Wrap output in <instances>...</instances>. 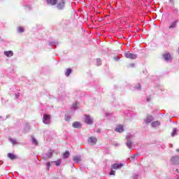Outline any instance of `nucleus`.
Returning <instances> with one entry per match:
<instances>
[{"label": "nucleus", "instance_id": "obj_28", "mask_svg": "<svg viewBox=\"0 0 179 179\" xmlns=\"http://www.w3.org/2000/svg\"><path fill=\"white\" fill-rule=\"evenodd\" d=\"M9 141L11 142V143H13V145H16V143H17L16 139L9 138Z\"/></svg>", "mask_w": 179, "mask_h": 179}, {"label": "nucleus", "instance_id": "obj_43", "mask_svg": "<svg viewBox=\"0 0 179 179\" xmlns=\"http://www.w3.org/2000/svg\"><path fill=\"white\" fill-rule=\"evenodd\" d=\"M170 148H173V144H171V145H170Z\"/></svg>", "mask_w": 179, "mask_h": 179}, {"label": "nucleus", "instance_id": "obj_18", "mask_svg": "<svg viewBox=\"0 0 179 179\" xmlns=\"http://www.w3.org/2000/svg\"><path fill=\"white\" fill-rule=\"evenodd\" d=\"M163 57L166 61H170V59H171V55H170V53H166L164 55Z\"/></svg>", "mask_w": 179, "mask_h": 179}, {"label": "nucleus", "instance_id": "obj_2", "mask_svg": "<svg viewBox=\"0 0 179 179\" xmlns=\"http://www.w3.org/2000/svg\"><path fill=\"white\" fill-rule=\"evenodd\" d=\"M43 122L46 125L51 124V116L50 115L44 114L43 117Z\"/></svg>", "mask_w": 179, "mask_h": 179}, {"label": "nucleus", "instance_id": "obj_47", "mask_svg": "<svg viewBox=\"0 0 179 179\" xmlns=\"http://www.w3.org/2000/svg\"><path fill=\"white\" fill-rule=\"evenodd\" d=\"M0 118H2V117L0 116Z\"/></svg>", "mask_w": 179, "mask_h": 179}, {"label": "nucleus", "instance_id": "obj_40", "mask_svg": "<svg viewBox=\"0 0 179 179\" xmlns=\"http://www.w3.org/2000/svg\"><path fill=\"white\" fill-rule=\"evenodd\" d=\"M130 66H131V68H133V66H135V64H131Z\"/></svg>", "mask_w": 179, "mask_h": 179}, {"label": "nucleus", "instance_id": "obj_32", "mask_svg": "<svg viewBox=\"0 0 179 179\" xmlns=\"http://www.w3.org/2000/svg\"><path fill=\"white\" fill-rule=\"evenodd\" d=\"M65 120H66V121H70V120H71V115H66L65 116Z\"/></svg>", "mask_w": 179, "mask_h": 179}, {"label": "nucleus", "instance_id": "obj_14", "mask_svg": "<svg viewBox=\"0 0 179 179\" xmlns=\"http://www.w3.org/2000/svg\"><path fill=\"white\" fill-rule=\"evenodd\" d=\"M72 127L73 128H80L82 127V124L79 122H74Z\"/></svg>", "mask_w": 179, "mask_h": 179}, {"label": "nucleus", "instance_id": "obj_25", "mask_svg": "<svg viewBox=\"0 0 179 179\" xmlns=\"http://www.w3.org/2000/svg\"><path fill=\"white\" fill-rule=\"evenodd\" d=\"M175 135H177V128H173V132L171 133V136H174Z\"/></svg>", "mask_w": 179, "mask_h": 179}, {"label": "nucleus", "instance_id": "obj_17", "mask_svg": "<svg viewBox=\"0 0 179 179\" xmlns=\"http://www.w3.org/2000/svg\"><path fill=\"white\" fill-rule=\"evenodd\" d=\"M4 55H6V57H13V51H5Z\"/></svg>", "mask_w": 179, "mask_h": 179}, {"label": "nucleus", "instance_id": "obj_4", "mask_svg": "<svg viewBox=\"0 0 179 179\" xmlns=\"http://www.w3.org/2000/svg\"><path fill=\"white\" fill-rule=\"evenodd\" d=\"M85 122L88 125H92L93 124V117L89 115H85Z\"/></svg>", "mask_w": 179, "mask_h": 179}, {"label": "nucleus", "instance_id": "obj_16", "mask_svg": "<svg viewBox=\"0 0 179 179\" xmlns=\"http://www.w3.org/2000/svg\"><path fill=\"white\" fill-rule=\"evenodd\" d=\"M145 124H150L152 121H153V117L152 116H148L145 120H144Z\"/></svg>", "mask_w": 179, "mask_h": 179}, {"label": "nucleus", "instance_id": "obj_19", "mask_svg": "<svg viewBox=\"0 0 179 179\" xmlns=\"http://www.w3.org/2000/svg\"><path fill=\"white\" fill-rule=\"evenodd\" d=\"M8 157L10 159V160H15V159H17V157L10 152L8 154Z\"/></svg>", "mask_w": 179, "mask_h": 179}, {"label": "nucleus", "instance_id": "obj_48", "mask_svg": "<svg viewBox=\"0 0 179 179\" xmlns=\"http://www.w3.org/2000/svg\"><path fill=\"white\" fill-rule=\"evenodd\" d=\"M177 179H179V178H177Z\"/></svg>", "mask_w": 179, "mask_h": 179}, {"label": "nucleus", "instance_id": "obj_46", "mask_svg": "<svg viewBox=\"0 0 179 179\" xmlns=\"http://www.w3.org/2000/svg\"><path fill=\"white\" fill-rule=\"evenodd\" d=\"M176 171H177V173H178V169H176Z\"/></svg>", "mask_w": 179, "mask_h": 179}, {"label": "nucleus", "instance_id": "obj_11", "mask_svg": "<svg viewBox=\"0 0 179 179\" xmlns=\"http://www.w3.org/2000/svg\"><path fill=\"white\" fill-rule=\"evenodd\" d=\"M177 23H178V20L173 21V22H171L169 29H176V27H177Z\"/></svg>", "mask_w": 179, "mask_h": 179}, {"label": "nucleus", "instance_id": "obj_35", "mask_svg": "<svg viewBox=\"0 0 179 179\" xmlns=\"http://www.w3.org/2000/svg\"><path fill=\"white\" fill-rule=\"evenodd\" d=\"M110 176H115V171H110V172L109 173Z\"/></svg>", "mask_w": 179, "mask_h": 179}, {"label": "nucleus", "instance_id": "obj_31", "mask_svg": "<svg viewBox=\"0 0 179 179\" xmlns=\"http://www.w3.org/2000/svg\"><path fill=\"white\" fill-rule=\"evenodd\" d=\"M71 108L72 110H78V103H73Z\"/></svg>", "mask_w": 179, "mask_h": 179}, {"label": "nucleus", "instance_id": "obj_5", "mask_svg": "<svg viewBox=\"0 0 179 179\" xmlns=\"http://www.w3.org/2000/svg\"><path fill=\"white\" fill-rule=\"evenodd\" d=\"M87 142L90 145H96V143H97V138L94 136H92L88 138Z\"/></svg>", "mask_w": 179, "mask_h": 179}, {"label": "nucleus", "instance_id": "obj_45", "mask_svg": "<svg viewBox=\"0 0 179 179\" xmlns=\"http://www.w3.org/2000/svg\"><path fill=\"white\" fill-rule=\"evenodd\" d=\"M150 100L149 99H147V101H150Z\"/></svg>", "mask_w": 179, "mask_h": 179}, {"label": "nucleus", "instance_id": "obj_13", "mask_svg": "<svg viewBox=\"0 0 179 179\" xmlns=\"http://www.w3.org/2000/svg\"><path fill=\"white\" fill-rule=\"evenodd\" d=\"M151 127L152 128H156L157 127H160V122L159 121H155L151 123Z\"/></svg>", "mask_w": 179, "mask_h": 179}, {"label": "nucleus", "instance_id": "obj_42", "mask_svg": "<svg viewBox=\"0 0 179 179\" xmlns=\"http://www.w3.org/2000/svg\"><path fill=\"white\" fill-rule=\"evenodd\" d=\"M175 10H176V13H178V9H176Z\"/></svg>", "mask_w": 179, "mask_h": 179}, {"label": "nucleus", "instance_id": "obj_10", "mask_svg": "<svg viewBox=\"0 0 179 179\" xmlns=\"http://www.w3.org/2000/svg\"><path fill=\"white\" fill-rule=\"evenodd\" d=\"M122 166H124V164H113L112 165V169L113 170H118V169H121V167H122Z\"/></svg>", "mask_w": 179, "mask_h": 179}, {"label": "nucleus", "instance_id": "obj_41", "mask_svg": "<svg viewBox=\"0 0 179 179\" xmlns=\"http://www.w3.org/2000/svg\"><path fill=\"white\" fill-rule=\"evenodd\" d=\"M108 115H111V114L110 113H106V117H108Z\"/></svg>", "mask_w": 179, "mask_h": 179}, {"label": "nucleus", "instance_id": "obj_44", "mask_svg": "<svg viewBox=\"0 0 179 179\" xmlns=\"http://www.w3.org/2000/svg\"><path fill=\"white\" fill-rule=\"evenodd\" d=\"M176 152H179V148L176 150Z\"/></svg>", "mask_w": 179, "mask_h": 179}, {"label": "nucleus", "instance_id": "obj_33", "mask_svg": "<svg viewBox=\"0 0 179 179\" xmlns=\"http://www.w3.org/2000/svg\"><path fill=\"white\" fill-rule=\"evenodd\" d=\"M134 89H136L137 90H141V84H138L134 87Z\"/></svg>", "mask_w": 179, "mask_h": 179}, {"label": "nucleus", "instance_id": "obj_29", "mask_svg": "<svg viewBox=\"0 0 179 179\" xmlns=\"http://www.w3.org/2000/svg\"><path fill=\"white\" fill-rule=\"evenodd\" d=\"M54 163H55V166H61V159L55 161V162H54Z\"/></svg>", "mask_w": 179, "mask_h": 179}, {"label": "nucleus", "instance_id": "obj_12", "mask_svg": "<svg viewBox=\"0 0 179 179\" xmlns=\"http://www.w3.org/2000/svg\"><path fill=\"white\" fill-rule=\"evenodd\" d=\"M48 5H57L58 3V0H46Z\"/></svg>", "mask_w": 179, "mask_h": 179}, {"label": "nucleus", "instance_id": "obj_23", "mask_svg": "<svg viewBox=\"0 0 179 179\" xmlns=\"http://www.w3.org/2000/svg\"><path fill=\"white\" fill-rule=\"evenodd\" d=\"M24 131L25 133L27 132V131H30V125L27 123L25 124Z\"/></svg>", "mask_w": 179, "mask_h": 179}, {"label": "nucleus", "instance_id": "obj_34", "mask_svg": "<svg viewBox=\"0 0 179 179\" xmlns=\"http://www.w3.org/2000/svg\"><path fill=\"white\" fill-rule=\"evenodd\" d=\"M46 166H47V170H50V167H51V164L50 162H47Z\"/></svg>", "mask_w": 179, "mask_h": 179}, {"label": "nucleus", "instance_id": "obj_22", "mask_svg": "<svg viewBox=\"0 0 179 179\" xmlns=\"http://www.w3.org/2000/svg\"><path fill=\"white\" fill-rule=\"evenodd\" d=\"M72 73V69H67L65 73L66 76H69Z\"/></svg>", "mask_w": 179, "mask_h": 179}, {"label": "nucleus", "instance_id": "obj_30", "mask_svg": "<svg viewBox=\"0 0 179 179\" xmlns=\"http://www.w3.org/2000/svg\"><path fill=\"white\" fill-rule=\"evenodd\" d=\"M96 64L98 66H100V65H101V59L100 58L96 59Z\"/></svg>", "mask_w": 179, "mask_h": 179}, {"label": "nucleus", "instance_id": "obj_27", "mask_svg": "<svg viewBox=\"0 0 179 179\" xmlns=\"http://www.w3.org/2000/svg\"><path fill=\"white\" fill-rule=\"evenodd\" d=\"M32 143L36 145H38V142H37V140L34 137H32Z\"/></svg>", "mask_w": 179, "mask_h": 179}, {"label": "nucleus", "instance_id": "obj_21", "mask_svg": "<svg viewBox=\"0 0 179 179\" xmlns=\"http://www.w3.org/2000/svg\"><path fill=\"white\" fill-rule=\"evenodd\" d=\"M70 153L69 151H66L64 154H63V159H68V157H69L70 156Z\"/></svg>", "mask_w": 179, "mask_h": 179}, {"label": "nucleus", "instance_id": "obj_36", "mask_svg": "<svg viewBox=\"0 0 179 179\" xmlns=\"http://www.w3.org/2000/svg\"><path fill=\"white\" fill-rule=\"evenodd\" d=\"M138 173L133 174V179H138Z\"/></svg>", "mask_w": 179, "mask_h": 179}, {"label": "nucleus", "instance_id": "obj_6", "mask_svg": "<svg viewBox=\"0 0 179 179\" xmlns=\"http://www.w3.org/2000/svg\"><path fill=\"white\" fill-rule=\"evenodd\" d=\"M57 8H59L60 10H62V9H64V8H65V0H61L58 3Z\"/></svg>", "mask_w": 179, "mask_h": 179}, {"label": "nucleus", "instance_id": "obj_26", "mask_svg": "<svg viewBox=\"0 0 179 179\" xmlns=\"http://www.w3.org/2000/svg\"><path fill=\"white\" fill-rule=\"evenodd\" d=\"M49 45L50 46V47H52V46H57V45H58V43H57V42H50V43H49Z\"/></svg>", "mask_w": 179, "mask_h": 179}, {"label": "nucleus", "instance_id": "obj_7", "mask_svg": "<svg viewBox=\"0 0 179 179\" xmlns=\"http://www.w3.org/2000/svg\"><path fill=\"white\" fill-rule=\"evenodd\" d=\"M54 154V150H49L46 154L44 155L45 159H50V157H52V155Z\"/></svg>", "mask_w": 179, "mask_h": 179}, {"label": "nucleus", "instance_id": "obj_39", "mask_svg": "<svg viewBox=\"0 0 179 179\" xmlns=\"http://www.w3.org/2000/svg\"><path fill=\"white\" fill-rule=\"evenodd\" d=\"M101 131V130L100 129H98L96 130L97 134H100Z\"/></svg>", "mask_w": 179, "mask_h": 179}, {"label": "nucleus", "instance_id": "obj_37", "mask_svg": "<svg viewBox=\"0 0 179 179\" xmlns=\"http://www.w3.org/2000/svg\"><path fill=\"white\" fill-rule=\"evenodd\" d=\"M114 59H115V61H120V57L116 56L114 57Z\"/></svg>", "mask_w": 179, "mask_h": 179}, {"label": "nucleus", "instance_id": "obj_3", "mask_svg": "<svg viewBox=\"0 0 179 179\" xmlns=\"http://www.w3.org/2000/svg\"><path fill=\"white\" fill-rule=\"evenodd\" d=\"M124 57L129 59H136V58H138V55L136 54L129 52H126L124 54Z\"/></svg>", "mask_w": 179, "mask_h": 179}, {"label": "nucleus", "instance_id": "obj_8", "mask_svg": "<svg viewBox=\"0 0 179 179\" xmlns=\"http://www.w3.org/2000/svg\"><path fill=\"white\" fill-rule=\"evenodd\" d=\"M171 161L173 164H179V156L172 157Z\"/></svg>", "mask_w": 179, "mask_h": 179}, {"label": "nucleus", "instance_id": "obj_38", "mask_svg": "<svg viewBox=\"0 0 179 179\" xmlns=\"http://www.w3.org/2000/svg\"><path fill=\"white\" fill-rule=\"evenodd\" d=\"M19 96H20V94H19V93L16 94H15L16 99H19Z\"/></svg>", "mask_w": 179, "mask_h": 179}, {"label": "nucleus", "instance_id": "obj_24", "mask_svg": "<svg viewBox=\"0 0 179 179\" xmlns=\"http://www.w3.org/2000/svg\"><path fill=\"white\" fill-rule=\"evenodd\" d=\"M17 31H18V33H24V29L22 27H19L17 28Z\"/></svg>", "mask_w": 179, "mask_h": 179}, {"label": "nucleus", "instance_id": "obj_9", "mask_svg": "<svg viewBox=\"0 0 179 179\" xmlns=\"http://www.w3.org/2000/svg\"><path fill=\"white\" fill-rule=\"evenodd\" d=\"M115 131L116 132H119L120 134H121V132H124V127L120 124L117 127H116Z\"/></svg>", "mask_w": 179, "mask_h": 179}, {"label": "nucleus", "instance_id": "obj_20", "mask_svg": "<svg viewBox=\"0 0 179 179\" xmlns=\"http://www.w3.org/2000/svg\"><path fill=\"white\" fill-rule=\"evenodd\" d=\"M138 154H135L134 155L131 156L129 159L130 162H135V160H136V159H138Z\"/></svg>", "mask_w": 179, "mask_h": 179}, {"label": "nucleus", "instance_id": "obj_1", "mask_svg": "<svg viewBox=\"0 0 179 179\" xmlns=\"http://www.w3.org/2000/svg\"><path fill=\"white\" fill-rule=\"evenodd\" d=\"M135 139V136L134 134H128L126 136V145L129 149H132V141Z\"/></svg>", "mask_w": 179, "mask_h": 179}, {"label": "nucleus", "instance_id": "obj_15", "mask_svg": "<svg viewBox=\"0 0 179 179\" xmlns=\"http://www.w3.org/2000/svg\"><path fill=\"white\" fill-rule=\"evenodd\" d=\"M73 160L75 162V163H80V162H82V158H80L79 156H74L73 157Z\"/></svg>", "mask_w": 179, "mask_h": 179}]
</instances>
